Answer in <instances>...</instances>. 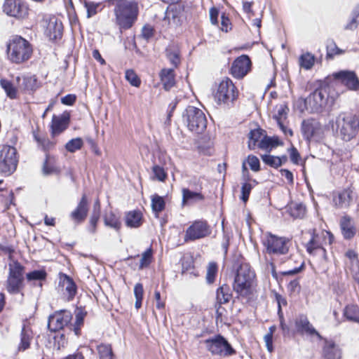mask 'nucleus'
I'll return each instance as SVG.
<instances>
[{"label": "nucleus", "mask_w": 359, "mask_h": 359, "mask_svg": "<svg viewBox=\"0 0 359 359\" xmlns=\"http://www.w3.org/2000/svg\"><path fill=\"white\" fill-rule=\"evenodd\" d=\"M33 52V46L21 36H13L6 43L7 58L11 63L21 65L27 62Z\"/></svg>", "instance_id": "nucleus-1"}, {"label": "nucleus", "mask_w": 359, "mask_h": 359, "mask_svg": "<svg viewBox=\"0 0 359 359\" xmlns=\"http://www.w3.org/2000/svg\"><path fill=\"white\" fill-rule=\"evenodd\" d=\"M114 14L116 22L121 29L132 27L139 14L138 4L131 0H115Z\"/></svg>", "instance_id": "nucleus-2"}, {"label": "nucleus", "mask_w": 359, "mask_h": 359, "mask_svg": "<svg viewBox=\"0 0 359 359\" xmlns=\"http://www.w3.org/2000/svg\"><path fill=\"white\" fill-rule=\"evenodd\" d=\"M304 107L301 111L310 110L311 112H320L327 105L331 107L334 104V98L330 96V87L321 86L316 89L306 98H299Z\"/></svg>", "instance_id": "nucleus-3"}, {"label": "nucleus", "mask_w": 359, "mask_h": 359, "mask_svg": "<svg viewBox=\"0 0 359 359\" xmlns=\"http://www.w3.org/2000/svg\"><path fill=\"white\" fill-rule=\"evenodd\" d=\"M255 278V272L248 264H241L237 269L234 278L233 290L240 296L249 298L252 294V285Z\"/></svg>", "instance_id": "nucleus-4"}, {"label": "nucleus", "mask_w": 359, "mask_h": 359, "mask_svg": "<svg viewBox=\"0 0 359 359\" xmlns=\"http://www.w3.org/2000/svg\"><path fill=\"white\" fill-rule=\"evenodd\" d=\"M238 94L239 92L231 79L225 77L219 82L214 98L217 104L230 108L233 106Z\"/></svg>", "instance_id": "nucleus-5"}, {"label": "nucleus", "mask_w": 359, "mask_h": 359, "mask_svg": "<svg viewBox=\"0 0 359 359\" xmlns=\"http://www.w3.org/2000/svg\"><path fill=\"white\" fill-rule=\"evenodd\" d=\"M337 129L341 139L348 142L355 137L359 131V117L342 112L336 117Z\"/></svg>", "instance_id": "nucleus-6"}, {"label": "nucleus", "mask_w": 359, "mask_h": 359, "mask_svg": "<svg viewBox=\"0 0 359 359\" xmlns=\"http://www.w3.org/2000/svg\"><path fill=\"white\" fill-rule=\"evenodd\" d=\"M183 122L188 129L196 133H203L207 127V118L204 112L194 106H188L182 114Z\"/></svg>", "instance_id": "nucleus-7"}, {"label": "nucleus", "mask_w": 359, "mask_h": 359, "mask_svg": "<svg viewBox=\"0 0 359 359\" xmlns=\"http://www.w3.org/2000/svg\"><path fill=\"white\" fill-rule=\"evenodd\" d=\"M25 266L18 261L8 264V275L6 281V288L10 294H18L24 287Z\"/></svg>", "instance_id": "nucleus-8"}, {"label": "nucleus", "mask_w": 359, "mask_h": 359, "mask_svg": "<svg viewBox=\"0 0 359 359\" xmlns=\"http://www.w3.org/2000/svg\"><path fill=\"white\" fill-rule=\"evenodd\" d=\"M18 158L16 149L9 145L0 147V172L9 176L17 168Z\"/></svg>", "instance_id": "nucleus-9"}, {"label": "nucleus", "mask_w": 359, "mask_h": 359, "mask_svg": "<svg viewBox=\"0 0 359 359\" xmlns=\"http://www.w3.org/2000/svg\"><path fill=\"white\" fill-rule=\"evenodd\" d=\"M206 348L212 354L229 356L236 353L228 341L221 334H217L204 341Z\"/></svg>", "instance_id": "nucleus-10"}, {"label": "nucleus", "mask_w": 359, "mask_h": 359, "mask_svg": "<svg viewBox=\"0 0 359 359\" xmlns=\"http://www.w3.org/2000/svg\"><path fill=\"white\" fill-rule=\"evenodd\" d=\"M290 240L285 237H278L268 233L263 241V244L269 254L285 255L288 252Z\"/></svg>", "instance_id": "nucleus-11"}, {"label": "nucleus", "mask_w": 359, "mask_h": 359, "mask_svg": "<svg viewBox=\"0 0 359 359\" xmlns=\"http://www.w3.org/2000/svg\"><path fill=\"white\" fill-rule=\"evenodd\" d=\"M212 233L211 226L206 220L194 221L186 230L185 241H196L209 236Z\"/></svg>", "instance_id": "nucleus-12"}, {"label": "nucleus", "mask_w": 359, "mask_h": 359, "mask_svg": "<svg viewBox=\"0 0 359 359\" xmlns=\"http://www.w3.org/2000/svg\"><path fill=\"white\" fill-rule=\"evenodd\" d=\"M72 319V315L67 310L55 311L48 318V327L50 332H57L68 325Z\"/></svg>", "instance_id": "nucleus-13"}, {"label": "nucleus", "mask_w": 359, "mask_h": 359, "mask_svg": "<svg viewBox=\"0 0 359 359\" xmlns=\"http://www.w3.org/2000/svg\"><path fill=\"white\" fill-rule=\"evenodd\" d=\"M184 13V7L177 4H171L167 7L162 20L163 27H176L181 25Z\"/></svg>", "instance_id": "nucleus-14"}, {"label": "nucleus", "mask_w": 359, "mask_h": 359, "mask_svg": "<svg viewBox=\"0 0 359 359\" xmlns=\"http://www.w3.org/2000/svg\"><path fill=\"white\" fill-rule=\"evenodd\" d=\"M252 62L249 56L242 55L236 57L231 64L230 74L236 79H241L251 70Z\"/></svg>", "instance_id": "nucleus-15"}, {"label": "nucleus", "mask_w": 359, "mask_h": 359, "mask_svg": "<svg viewBox=\"0 0 359 359\" xmlns=\"http://www.w3.org/2000/svg\"><path fill=\"white\" fill-rule=\"evenodd\" d=\"M3 10L8 15L25 18L28 15V6L22 0H6Z\"/></svg>", "instance_id": "nucleus-16"}, {"label": "nucleus", "mask_w": 359, "mask_h": 359, "mask_svg": "<svg viewBox=\"0 0 359 359\" xmlns=\"http://www.w3.org/2000/svg\"><path fill=\"white\" fill-rule=\"evenodd\" d=\"M57 289L67 301H72L76 294L77 287L72 278L60 273Z\"/></svg>", "instance_id": "nucleus-17"}, {"label": "nucleus", "mask_w": 359, "mask_h": 359, "mask_svg": "<svg viewBox=\"0 0 359 359\" xmlns=\"http://www.w3.org/2000/svg\"><path fill=\"white\" fill-rule=\"evenodd\" d=\"M333 77L351 90H359V79L353 71L341 70L334 73Z\"/></svg>", "instance_id": "nucleus-18"}, {"label": "nucleus", "mask_w": 359, "mask_h": 359, "mask_svg": "<svg viewBox=\"0 0 359 359\" xmlns=\"http://www.w3.org/2000/svg\"><path fill=\"white\" fill-rule=\"evenodd\" d=\"M294 324L298 333L306 334L309 336H316L320 340L323 339V337L313 327L306 315L299 314L297 317Z\"/></svg>", "instance_id": "nucleus-19"}, {"label": "nucleus", "mask_w": 359, "mask_h": 359, "mask_svg": "<svg viewBox=\"0 0 359 359\" xmlns=\"http://www.w3.org/2000/svg\"><path fill=\"white\" fill-rule=\"evenodd\" d=\"M88 211V200L86 196L83 194L76 209L70 214V217L75 223L79 224L85 220Z\"/></svg>", "instance_id": "nucleus-20"}, {"label": "nucleus", "mask_w": 359, "mask_h": 359, "mask_svg": "<svg viewBox=\"0 0 359 359\" xmlns=\"http://www.w3.org/2000/svg\"><path fill=\"white\" fill-rule=\"evenodd\" d=\"M323 357L324 359H340L341 351L339 347L332 341L323 339Z\"/></svg>", "instance_id": "nucleus-21"}, {"label": "nucleus", "mask_w": 359, "mask_h": 359, "mask_svg": "<svg viewBox=\"0 0 359 359\" xmlns=\"http://www.w3.org/2000/svg\"><path fill=\"white\" fill-rule=\"evenodd\" d=\"M161 83L165 91L170 90L175 86V74L173 68L162 69L159 74Z\"/></svg>", "instance_id": "nucleus-22"}, {"label": "nucleus", "mask_w": 359, "mask_h": 359, "mask_svg": "<svg viewBox=\"0 0 359 359\" xmlns=\"http://www.w3.org/2000/svg\"><path fill=\"white\" fill-rule=\"evenodd\" d=\"M319 123L314 119L304 120L302 123V133L304 138L310 141L319 129Z\"/></svg>", "instance_id": "nucleus-23"}, {"label": "nucleus", "mask_w": 359, "mask_h": 359, "mask_svg": "<svg viewBox=\"0 0 359 359\" xmlns=\"http://www.w3.org/2000/svg\"><path fill=\"white\" fill-rule=\"evenodd\" d=\"M353 200V191L350 189H345L339 192L333 198L335 205L339 208H348Z\"/></svg>", "instance_id": "nucleus-24"}, {"label": "nucleus", "mask_w": 359, "mask_h": 359, "mask_svg": "<svg viewBox=\"0 0 359 359\" xmlns=\"http://www.w3.org/2000/svg\"><path fill=\"white\" fill-rule=\"evenodd\" d=\"M182 205H192L205 199L204 195L200 191H194L188 188L182 189Z\"/></svg>", "instance_id": "nucleus-25"}, {"label": "nucleus", "mask_w": 359, "mask_h": 359, "mask_svg": "<svg viewBox=\"0 0 359 359\" xmlns=\"http://www.w3.org/2000/svg\"><path fill=\"white\" fill-rule=\"evenodd\" d=\"M165 54L172 65L171 68H173V69L177 68L181 62L179 48L173 43L169 44L165 48Z\"/></svg>", "instance_id": "nucleus-26"}, {"label": "nucleus", "mask_w": 359, "mask_h": 359, "mask_svg": "<svg viewBox=\"0 0 359 359\" xmlns=\"http://www.w3.org/2000/svg\"><path fill=\"white\" fill-rule=\"evenodd\" d=\"M126 224L130 228H138L142 224V214L139 210L129 211L126 214Z\"/></svg>", "instance_id": "nucleus-27"}, {"label": "nucleus", "mask_w": 359, "mask_h": 359, "mask_svg": "<svg viewBox=\"0 0 359 359\" xmlns=\"http://www.w3.org/2000/svg\"><path fill=\"white\" fill-rule=\"evenodd\" d=\"M63 26L60 20L56 19L50 20L47 27V33L52 40H56L62 37Z\"/></svg>", "instance_id": "nucleus-28"}, {"label": "nucleus", "mask_w": 359, "mask_h": 359, "mask_svg": "<svg viewBox=\"0 0 359 359\" xmlns=\"http://www.w3.org/2000/svg\"><path fill=\"white\" fill-rule=\"evenodd\" d=\"M69 118L65 116H57L54 115L52 119V133L58 135L63 132L68 126Z\"/></svg>", "instance_id": "nucleus-29"}, {"label": "nucleus", "mask_w": 359, "mask_h": 359, "mask_svg": "<svg viewBox=\"0 0 359 359\" xmlns=\"http://www.w3.org/2000/svg\"><path fill=\"white\" fill-rule=\"evenodd\" d=\"M232 297V292L229 285L223 284L216 291L217 304L222 305L228 303Z\"/></svg>", "instance_id": "nucleus-30"}, {"label": "nucleus", "mask_w": 359, "mask_h": 359, "mask_svg": "<svg viewBox=\"0 0 359 359\" xmlns=\"http://www.w3.org/2000/svg\"><path fill=\"white\" fill-rule=\"evenodd\" d=\"M306 251L310 255H318L326 259V250L316 240V236L313 233L311 238L306 245Z\"/></svg>", "instance_id": "nucleus-31"}, {"label": "nucleus", "mask_w": 359, "mask_h": 359, "mask_svg": "<svg viewBox=\"0 0 359 359\" xmlns=\"http://www.w3.org/2000/svg\"><path fill=\"white\" fill-rule=\"evenodd\" d=\"M343 314L348 321L359 323V307L357 305L349 304L346 306Z\"/></svg>", "instance_id": "nucleus-32"}, {"label": "nucleus", "mask_w": 359, "mask_h": 359, "mask_svg": "<svg viewBox=\"0 0 359 359\" xmlns=\"http://www.w3.org/2000/svg\"><path fill=\"white\" fill-rule=\"evenodd\" d=\"M180 262L182 264V273L183 274L189 273L194 276H197V273L194 271V260L192 257L183 255L180 259Z\"/></svg>", "instance_id": "nucleus-33"}, {"label": "nucleus", "mask_w": 359, "mask_h": 359, "mask_svg": "<svg viewBox=\"0 0 359 359\" xmlns=\"http://www.w3.org/2000/svg\"><path fill=\"white\" fill-rule=\"evenodd\" d=\"M283 144V142L277 136H265L259 142V148L267 149L269 147H275Z\"/></svg>", "instance_id": "nucleus-34"}, {"label": "nucleus", "mask_w": 359, "mask_h": 359, "mask_svg": "<svg viewBox=\"0 0 359 359\" xmlns=\"http://www.w3.org/2000/svg\"><path fill=\"white\" fill-rule=\"evenodd\" d=\"M104 222L106 226L113 228L116 231L119 230L121 226L119 218L111 211L105 214Z\"/></svg>", "instance_id": "nucleus-35"}, {"label": "nucleus", "mask_w": 359, "mask_h": 359, "mask_svg": "<svg viewBox=\"0 0 359 359\" xmlns=\"http://www.w3.org/2000/svg\"><path fill=\"white\" fill-rule=\"evenodd\" d=\"M340 225L343 236L345 238L350 239L353 237L355 231L353 228L351 226V220L348 217H342Z\"/></svg>", "instance_id": "nucleus-36"}, {"label": "nucleus", "mask_w": 359, "mask_h": 359, "mask_svg": "<svg viewBox=\"0 0 359 359\" xmlns=\"http://www.w3.org/2000/svg\"><path fill=\"white\" fill-rule=\"evenodd\" d=\"M288 212L294 219H302L306 213V208L302 203H292L290 205Z\"/></svg>", "instance_id": "nucleus-37"}, {"label": "nucleus", "mask_w": 359, "mask_h": 359, "mask_svg": "<svg viewBox=\"0 0 359 359\" xmlns=\"http://www.w3.org/2000/svg\"><path fill=\"white\" fill-rule=\"evenodd\" d=\"M262 133L261 129H255L250 130L248 135V147L250 149H254L255 147L257 145L259 147V143L261 141Z\"/></svg>", "instance_id": "nucleus-38"}, {"label": "nucleus", "mask_w": 359, "mask_h": 359, "mask_svg": "<svg viewBox=\"0 0 359 359\" xmlns=\"http://www.w3.org/2000/svg\"><path fill=\"white\" fill-rule=\"evenodd\" d=\"M21 87L25 90L33 91L38 88L37 79L35 76H27L22 79Z\"/></svg>", "instance_id": "nucleus-39"}, {"label": "nucleus", "mask_w": 359, "mask_h": 359, "mask_svg": "<svg viewBox=\"0 0 359 359\" xmlns=\"http://www.w3.org/2000/svg\"><path fill=\"white\" fill-rule=\"evenodd\" d=\"M315 62V57L310 53L302 54L299 57V65L301 67L308 70L312 68Z\"/></svg>", "instance_id": "nucleus-40"}, {"label": "nucleus", "mask_w": 359, "mask_h": 359, "mask_svg": "<svg viewBox=\"0 0 359 359\" xmlns=\"http://www.w3.org/2000/svg\"><path fill=\"white\" fill-rule=\"evenodd\" d=\"M86 313L81 309H77L76 312V321L73 325V330L76 336L81 334V327L83 325V320Z\"/></svg>", "instance_id": "nucleus-41"}, {"label": "nucleus", "mask_w": 359, "mask_h": 359, "mask_svg": "<svg viewBox=\"0 0 359 359\" xmlns=\"http://www.w3.org/2000/svg\"><path fill=\"white\" fill-rule=\"evenodd\" d=\"M359 25V4L355 7L351 13V18L345 25L344 29L353 30Z\"/></svg>", "instance_id": "nucleus-42"}, {"label": "nucleus", "mask_w": 359, "mask_h": 359, "mask_svg": "<svg viewBox=\"0 0 359 359\" xmlns=\"http://www.w3.org/2000/svg\"><path fill=\"white\" fill-rule=\"evenodd\" d=\"M0 85L5 90L8 97L11 99L15 98L17 95L16 88L13 86V83L6 79H1Z\"/></svg>", "instance_id": "nucleus-43"}, {"label": "nucleus", "mask_w": 359, "mask_h": 359, "mask_svg": "<svg viewBox=\"0 0 359 359\" xmlns=\"http://www.w3.org/2000/svg\"><path fill=\"white\" fill-rule=\"evenodd\" d=\"M100 359H113V352L110 345L100 344L97 347Z\"/></svg>", "instance_id": "nucleus-44"}, {"label": "nucleus", "mask_w": 359, "mask_h": 359, "mask_svg": "<svg viewBox=\"0 0 359 359\" xmlns=\"http://www.w3.org/2000/svg\"><path fill=\"white\" fill-rule=\"evenodd\" d=\"M289 109L286 104H280L277 107V111L273 115V118L276 120L277 123L284 122L287 117Z\"/></svg>", "instance_id": "nucleus-45"}, {"label": "nucleus", "mask_w": 359, "mask_h": 359, "mask_svg": "<svg viewBox=\"0 0 359 359\" xmlns=\"http://www.w3.org/2000/svg\"><path fill=\"white\" fill-rule=\"evenodd\" d=\"M262 160L265 164L274 168H278L282 165V162L279 159V156L264 154L262 156Z\"/></svg>", "instance_id": "nucleus-46"}, {"label": "nucleus", "mask_w": 359, "mask_h": 359, "mask_svg": "<svg viewBox=\"0 0 359 359\" xmlns=\"http://www.w3.org/2000/svg\"><path fill=\"white\" fill-rule=\"evenodd\" d=\"M83 144V140L80 137H76L74 139H72L65 144V149L71 152H75L76 151L80 149Z\"/></svg>", "instance_id": "nucleus-47"}, {"label": "nucleus", "mask_w": 359, "mask_h": 359, "mask_svg": "<svg viewBox=\"0 0 359 359\" xmlns=\"http://www.w3.org/2000/svg\"><path fill=\"white\" fill-rule=\"evenodd\" d=\"M31 336L29 334L28 331L26 330L25 327H22L21 332V341L19 345L20 351H25L29 347L30 345Z\"/></svg>", "instance_id": "nucleus-48"}, {"label": "nucleus", "mask_w": 359, "mask_h": 359, "mask_svg": "<svg viewBox=\"0 0 359 359\" xmlns=\"http://www.w3.org/2000/svg\"><path fill=\"white\" fill-rule=\"evenodd\" d=\"M125 78L133 86L139 87L140 86V79L133 69H127L126 71Z\"/></svg>", "instance_id": "nucleus-49"}, {"label": "nucleus", "mask_w": 359, "mask_h": 359, "mask_svg": "<svg viewBox=\"0 0 359 359\" xmlns=\"http://www.w3.org/2000/svg\"><path fill=\"white\" fill-rule=\"evenodd\" d=\"M326 48L327 57H332L333 56L342 53V50L337 47V44L332 39L327 40Z\"/></svg>", "instance_id": "nucleus-50"}, {"label": "nucleus", "mask_w": 359, "mask_h": 359, "mask_svg": "<svg viewBox=\"0 0 359 359\" xmlns=\"http://www.w3.org/2000/svg\"><path fill=\"white\" fill-rule=\"evenodd\" d=\"M217 265L215 262H210L208 266L207 273H206V281L208 283H212L217 276Z\"/></svg>", "instance_id": "nucleus-51"}, {"label": "nucleus", "mask_w": 359, "mask_h": 359, "mask_svg": "<svg viewBox=\"0 0 359 359\" xmlns=\"http://www.w3.org/2000/svg\"><path fill=\"white\" fill-rule=\"evenodd\" d=\"M47 273L44 270H34L27 273L26 277L29 281L43 280L46 278Z\"/></svg>", "instance_id": "nucleus-52"}, {"label": "nucleus", "mask_w": 359, "mask_h": 359, "mask_svg": "<svg viewBox=\"0 0 359 359\" xmlns=\"http://www.w3.org/2000/svg\"><path fill=\"white\" fill-rule=\"evenodd\" d=\"M252 183L250 182H243L241 186V196L240 197L241 200L246 203L250 194V192L252 189Z\"/></svg>", "instance_id": "nucleus-53"}, {"label": "nucleus", "mask_w": 359, "mask_h": 359, "mask_svg": "<svg viewBox=\"0 0 359 359\" xmlns=\"http://www.w3.org/2000/svg\"><path fill=\"white\" fill-rule=\"evenodd\" d=\"M84 5L87 10V18H88L95 15L97 13L98 9L100 7V4L89 1H85Z\"/></svg>", "instance_id": "nucleus-54"}, {"label": "nucleus", "mask_w": 359, "mask_h": 359, "mask_svg": "<svg viewBox=\"0 0 359 359\" xmlns=\"http://www.w3.org/2000/svg\"><path fill=\"white\" fill-rule=\"evenodd\" d=\"M151 257L152 250L151 248H149L142 255L139 269H142L144 267L149 266L151 260Z\"/></svg>", "instance_id": "nucleus-55"}, {"label": "nucleus", "mask_w": 359, "mask_h": 359, "mask_svg": "<svg viewBox=\"0 0 359 359\" xmlns=\"http://www.w3.org/2000/svg\"><path fill=\"white\" fill-rule=\"evenodd\" d=\"M247 162L252 171L258 172L260 170L259 160L256 156L249 155L247 158Z\"/></svg>", "instance_id": "nucleus-56"}, {"label": "nucleus", "mask_w": 359, "mask_h": 359, "mask_svg": "<svg viewBox=\"0 0 359 359\" xmlns=\"http://www.w3.org/2000/svg\"><path fill=\"white\" fill-rule=\"evenodd\" d=\"M155 29L150 25H145L142 29V36L148 41L154 36Z\"/></svg>", "instance_id": "nucleus-57"}, {"label": "nucleus", "mask_w": 359, "mask_h": 359, "mask_svg": "<svg viewBox=\"0 0 359 359\" xmlns=\"http://www.w3.org/2000/svg\"><path fill=\"white\" fill-rule=\"evenodd\" d=\"M288 152L290 154V161L294 164H299L301 160V157L298 150L294 147L292 146L291 148L288 149Z\"/></svg>", "instance_id": "nucleus-58"}, {"label": "nucleus", "mask_w": 359, "mask_h": 359, "mask_svg": "<svg viewBox=\"0 0 359 359\" xmlns=\"http://www.w3.org/2000/svg\"><path fill=\"white\" fill-rule=\"evenodd\" d=\"M100 214L93 213L90 219V226L89 231L92 233H95L96 231V226L97 222L100 219Z\"/></svg>", "instance_id": "nucleus-59"}, {"label": "nucleus", "mask_w": 359, "mask_h": 359, "mask_svg": "<svg viewBox=\"0 0 359 359\" xmlns=\"http://www.w3.org/2000/svg\"><path fill=\"white\" fill-rule=\"evenodd\" d=\"M221 29L225 32H227L229 29H231V22L230 20L228 17L223 13L221 16Z\"/></svg>", "instance_id": "nucleus-60"}, {"label": "nucleus", "mask_w": 359, "mask_h": 359, "mask_svg": "<svg viewBox=\"0 0 359 359\" xmlns=\"http://www.w3.org/2000/svg\"><path fill=\"white\" fill-rule=\"evenodd\" d=\"M218 16L219 10L215 7L211 8L210 10V19L212 25H218Z\"/></svg>", "instance_id": "nucleus-61"}, {"label": "nucleus", "mask_w": 359, "mask_h": 359, "mask_svg": "<svg viewBox=\"0 0 359 359\" xmlns=\"http://www.w3.org/2000/svg\"><path fill=\"white\" fill-rule=\"evenodd\" d=\"M36 140L37 142L42 146L44 150H49L53 147L54 143L50 142L49 140L46 139H40L36 137Z\"/></svg>", "instance_id": "nucleus-62"}, {"label": "nucleus", "mask_w": 359, "mask_h": 359, "mask_svg": "<svg viewBox=\"0 0 359 359\" xmlns=\"http://www.w3.org/2000/svg\"><path fill=\"white\" fill-rule=\"evenodd\" d=\"M76 96L69 94L62 97L61 102L65 105H72L76 102Z\"/></svg>", "instance_id": "nucleus-63"}, {"label": "nucleus", "mask_w": 359, "mask_h": 359, "mask_svg": "<svg viewBox=\"0 0 359 359\" xmlns=\"http://www.w3.org/2000/svg\"><path fill=\"white\" fill-rule=\"evenodd\" d=\"M264 341L267 350L271 353L273 351V336H271V333H268L264 336Z\"/></svg>", "instance_id": "nucleus-64"}]
</instances>
